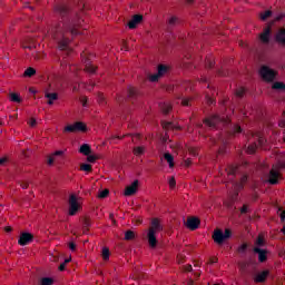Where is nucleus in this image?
I'll use <instances>...</instances> for the list:
<instances>
[{
  "label": "nucleus",
  "mask_w": 285,
  "mask_h": 285,
  "mask_svg": "<svg viewBox=\"0 0 285 285\" xmlns=\"http://www.w3.org/2000/svg\"><path fill=\"white\" fill-rule=\"evenodd\" d=\"M87 161H89V164H95V161H97V156L89 154L87 156Z\"/></svg>",
  "instance_id": "47"
},
{
  "label": "nucleus",
  "mask_w": 285,
  "mask_h": 285,
  "mask_svg": "<svg viewBox=\"0 0 285 285\" xmlns=\"http://www.w3.org/2000/svg\"><path fill=\"white\" fill-rule=\"evenodd\" d=\"M19 184H20L21 188H23V189L28 188V186H29L28 181H26V180H20Z\"/></svg>",
  "instance_id": "52"
},
{
  "label": "nucleus",
  "mask_w": 285,
  "mask_h": 285,
  "mask_svg": "<svg viewBox=\"0 0 285 285\" xmlns=\"http://www.w3.org/2000/svg\"><path fill=\"white\" fill-rule=\"evenodd\" d=\"M225 240L226 239H230V237H233V232L228 228L225 229V233H223Z\"/></svg>",
  "instance_id": "46"
},
{
  "label": "nucleus",
  "mask_w": 285,
  "mask_h": 285,
  "mask_svg": "<svg viewBox=\"0 0 285 285\" xmlns=\"http://www.w3.org/2000/svg\"><path fill=\"white\" fill-rule=\"evenodd\" d=\"M273 90H285V83L276 81L272 86Z\"/></svg>",
  "instance_id": "34"
},
{
  "label": "nucleus",
  "mask_w": 285,
  "mask_h": 285,
  "mask_svg": "<svg viewBox=\"0 0 285 285\" xmlns=\"http://www.w3.org/2000/svg\"><path fill=\"white\" fill-rule=\"evenodd\" d=\"M246 250H248V244H246V243L242 244V245L238 247V249H237V252L240 253V254L246 253Z\"/></svg>",
  "instance_id": "43"
},
{
  "label": "nucleus",
  "mask_w": 285,
  "mask_h": 285,
  "mask_svg": "<svg viewBox=\"0 0 285 285\" xmlns=\"http://www.w3.org/2000/svg\"><path fill=\"white\" fill-rule=\"evenodd\" d=\"M8 161V157H0V166H6V163Z\"/></svg>",
  "instance_id": "55"
},
{
  "label": "nucleus",
  "mask_w": 285,
  "mask_h": 285,
  "mask_svg": "<svg viewBox=\"0 0 285 285\" xmlns=\"http://www.w3.org/2000/svg\"><path fill=\"white\" fill-rule=\"evenodd\" d=\"M108 195H110V190L104 189V190H101V191L99 193L98 197H99L100 199H106V197H108Z\"/></svg>",
  "instance_id": "41"
},
{
  "label": "nucleus",
  "mask_w": 285,
  "mask_h": 285,
  "mask_svg": "<svg viewBox=\"0 0 285 285\" xmlns=\"http://www.w3.org/2000/svg\"><path fill=\"white\" fill-rule=\"evenodd\" d=\"M39 284L40 285H52V284H55V278H52V277H42V278H40Z\"/></svg>",
  "instance_id": "28"
},
{
  "label": "nucleus",
  "mask_w": 285,
  "mask_h": 285,
  "mask_svg": "<svg viewBox=\"0 0 285 285\" xmlns=\"http://www.w3.org/2000/svg\"><path fill=\"white\" fill-rule=\"evenodd\" d=\"M262 43H271V27H267L259 35Z\"/></svg>",
  "instance_id": "19"
},
{
  "label": "nucleus",
  "mask_w": 285,
  "mask_h": 285,
  "mask_svg": "<svg viewBox=\"0 0 285 285\" xmlns=\"http://www.w3.org/2000/svg\"><path fill=\"white\" fill-rule=\"evenodd\" d=\"M282 173H285V155L284 159L278 160V163L272 167L267 179H279L282 178Z\"/></svg>",
  "instance_id": "3"
},
{
  "label": "nucleus",
  "mask_w": 285,
  "mask_h": 285,
  "mask_svg": "<svg viewBox=\"0 0 285 285\" xmlns=\"http://www.w3.org/2000/svg\"><path fill=\"white\" fill-rule=\"evenodd\" d=\"M137 139H141V136L139 134L132 136V142L135 144Z\"/></svg>",
  "instance_id": "63"
},
{
  "label": "nucleus",
  "mask_w": 285,
  "mask_h": 285,
  "mask_svg": "<svg viewBox=\"0 0 285 285\" xmlns=\"http://www.w3.org/2000/svg\"><path fill=\"white\" fill-rule=\"evenodd\" d=\"M250 135H252L253 139H256V141L252 142L247 147V154L255 155V153L257 151V148H259V146H264V144H266V139L263 138L262 134L252 132Z\"/></svg>",
  "instance_id": "4"
},
{
  "label": "nucleus",
  "mask_w": 285,
  "mask_h": 285,
  "mask_svg": "<svg viewBox=\"0 0 285 285\" xmlns=\"http://www.w3.org/2000/svg\"><path fill=\"white\" fill-rule=\"evenodd\" d=\"M79 153L81 155H85V157H88V155H90V153H92V148L90 147V145L83 144L80 146Z\"/></svg>",
  "instance_id": "23"
},
{
  "label": "nucleus",
  "mask_w": 285,
  "mask_h": 285,
  "mask_svg": "<svg viewBox=\"0 0 285 285\" xmlns=\"http://www.w3.org/2000/svg\"><path fill=\"white\" fill-rule=\"evenodd\" d=\"M35 239V236L28 232H23L20 234V237L18 239L19 246H28V244L32 243Z\"/></svg>",
  "instance_id": "10"
},
{
  "label": "nucleus",
  "mask_w": 285,
  "mask_h": 285,
  "mask_svg": "<svg viewBox=\"0 0 285 285\" xmlns=\"http://www.w3.org/2000/svg\"><path fill=\"white\" fill-rule=\"evenodd\" d=\"M45 97H46V99H48V101H47L48 106H53L55 101H57V99H59V94L46 91Z\"/></svg>",
  "instance_id": "21"
},
{
  "label": "nucleus",
  "mask_w": 285,
  "mask_h": 285,
  "mask_svg": "<svg viewBox=\"0 0 285 285\" xmlns=\"http://www.w3.org/2000/svg\"><path fill=\"white\" fill-rule=\"evenodd\" d=\"M160 110L165 114L168 115L170 110H173V106L168 102L160 104Z\"/></svg>",
  "instance_id": "27"
},
{
  "label": "nucleus",
  "mask_w": 285,
  "mask_h": 285,
  "mask_svg": "<svg viewBox=\"0 0 285 285\" xmlns=\"http://www.w3.org/2000/svg\"><path fill=\"white\" fill-rule=\"evenodd\" d=\"M164 159L167 160V164L169 165V168H173V166H175V158L173 157V155L170 153H166L164 155Z\"/></svg>",
  "instance_id": "26"
},
{
  "label": "nucleus",
  "mask_w": 285,
  "mask_h": 285,
  "mask_svg": "<svg viewBox=\"0 0 285 285\" xmlns=\"http://www.w3.org/2000/svg\"><path fill=\"white\" fill-rule=\"evenodd\" d=\"M37 75V70L32 67H29L24 71V77H35Z\"/></svg>",
  "instance_id": "37"
},
{
  "label": "nucleus",
  "mask_w": 285,
  "mask_h": 285,
  "mask_svg": "<svg viewBox=\"0 0 285 285\" xmlns=\"http://www.w3.org/2000/svg\"><path fill=\"white\" fill-rule=\"evenodd\" d=\"M137 190H139V180H134L129 186L125 188V197H132V195H137Z\"/></svg>",
  "instance_id": "9"
},
{
  "label": "nucleus",
  "mask_w": 285,
  "mask_h": 285,
  "mask_svg": "<svg viewBox=\"0 0 285 285\" xmlns=\"http://www.w3.org/2000/svg\"><path fill=\"white\" fill-rule=\"evenodd\" d=\"M272 16H273V11L267 10L264 13H261V19H262V21H266V19H268Z\"/></svg>",
  "instance_id": "40"
},
{
  "label": "nucleus",
  "mask_w": 285,
  "mask_h": 285,
  "mask_svg": "<svg viewBox=\"0 0 285 285\" xmlns=\"http://www.w3.org/2000/svg\"><path fill=\"white\" fill-rule=\"evenodd\" d=\"M268 275H271V271L264 269L263 272H259L258 274H256V276L254 277V282L256 284H264V282L268 279Z\"/></svg>",
  "instance_id": "13"
},
{
  "label": "nucleus",
  "mask_w": 285,
  "mask_h": 285,
  "mask_svg": "<svg viewBox=\"0 0 285 285\" xmlns=\"http://www.w3.org/2000/svg\"><path fill=\"white\" fill-rule=\"evenodd\" d=\"M226 144L227 141L222 139V145L219 146L217 150V155H224L226 153Z\"/></svg>",
  "instance_id": "35"
},
{
  "label": "nucleus",
  "mask_w": 285,
  "mask_h": 285,
  "mask_svg": "<svg viewBox=\"0 0 285 285\" xmlns=\"http://www.w3.org/2000/svg\"><path fill=\"white\" fill-rule=\"evenodd\" d=\"M243 168H247V170H250V168H257V165H248V163H244Z\"/></svg>",
  "instance_id": "51"
},
{
  "label": "nucleus",
  "mask_w": 285,
  "mask_h": 285,
  "mask_svg": "<svg viewBox=\"0 0 285 285\" xmlns=\"http://www.w3.org/2000/svg\"><path fill=\"white\" fill-rule=\"evenodd\" d=\"M240 132H244V130L242 129V127L239 125H234L232 127L230 135H233V136L240 135Z\"/></svg>",
  "instance_id": "29"
},
{
  "label": "nucleus",
  "mask_w": 285,
  "mask_h": 285,
  "mask_svg": "<svg viewBox=\"0 0 285 285\" xmlns=\"http://www.w3.org/2000/svg\"><path fill=\"white\" fill-rule=\"evenodd\" d=\"M199 224H202V220L195 216H191L187 218L186 227L189 230H197V228H199Z\"/></svg>",
  "instance_id": "12"
},
{
  "label": "nucleus",
  "mask_w": 285,
  "mask_h": 285,
  "mask_svg": "<svg viewBox=\"0 0 285 285\" xmlns=\"http://www.w3.org/2000/svg\"><path fill=\"white\" fill-rule=\"evenodd\" d=\"M227 175H237L242 170V167L230 165L228 168L225 169Z\"/></svg>",
  "instance_id": "25"
},
{
  "label": "nucleus",
  "mask_w": 285,
  "mask_h": 285,
  "mask_svg": "<svg viewBox=\"0 0 285 285\" xmlns=\"http://www.w3.org/2000/svg\"><path fill=\"white\" fill-rule=\"evenodd\" d=\"M206 68H213L215 66V61L212 58H206L205 60Z\"/></svg>",
  "instance_id": "42"
},
{
  "label": "nucleus",
  "mask_w": 285,
  "mask_h": 285,
  "mask_svg": "<svg viewBox=\"0 0 285 285\" xmlns=\"http://www.w3.org/2000/svg\"><path fill=\"white\" fill-rule=\"evenodd\" d=\"M61 155H63V150H57L52 154V157H61Z\"/></svg>",
  "instance_id": "57"
},
{
  "label": "nucleus",
  "mask_w": 285,
  "mask_h": 285,
  "mask_svg": "<svg viewBox=\"0 0 285 285\" xmlns=\"http://www.w3.org/2000/svg\"><path fill=\"white\" fill-rule=\"evenodd\" d=\"M69 248L70 250H77V244H75L73 242L69 243Z\"/></svg>",
  "instance_id": "60"
},
{
  "label": "nucleus",
  "mask_w": 285,
  "mask_h": 285,
  "mask_svg": "<svg viewBox=\"0 0 285 285\" xmlns=\"http://www.w3.org/2000/svg\"><path fill=\"white\" fill-rule=\"evenodd\" d=\"M213 239L216 244H219V245L224 244V242H226L224 232L222 229L214 230Z\"/></svg>",
  "instance_id": "16"
},
{
  "label": "nucleus",
  "mask_w": 285,
  "mask_h": 285,
  "mask_svg": "<svg viewBox=\"0 0 285 285\" xmlns=\"http://www.w3.org/2000/svg\"><path fill=\"white\" fill-rule=\"evenodd\" d=\"M184 164H185L186 168H188L193 164V160H190V158H188V159L185 160Z\"/></svg>",
  "instance_id": "61"
},
{
  "label": "nucleus",
  "mask_w": 285,
  "mask_h": 285,
  "mask_svg": "<svg viewBox=\"0 0 285 285\" xmlns=\"http://www.w3.org/2000/svg\"><path fill=\"white\" fill-rule=\"evenodd\" d=\"M73 3H77L79 8H83V1L81 0H73Z\"/></svg>",
  "instance_id": "62"
},
{
  "label": "nucleus",
  "mask_w": 285,
  "mask_h": 285,
  "mask_svg": "<svg viewBox=\"0 0 285 285\" xmlns=\"http://www.w3.org/2000/svg\"><path fill=\"white\" fill-rule=\"evenodd\" d=\"M283 119L279 121L281 128H285V111L283 112Z\"/></svg>",
  "instance_id": "59"
},
{
  "label": "nucleus",
  "mask_w": 285,
  "mask_h": 285,
  "mask_svg": "<svg viewBox=\"0 0 285 285\" xmlns=\"http://www.w3.org/2000/svg\"><path fill=\"white\" fill-rule=\"evenodd\" d=\"M53 10L60 21L51 24L48 35L58 43V50H70V37L81 35L79 28L83 26V19L72 12L66 1L56 3Z\"/></svg>",
  "instance_id": "1"
},
{
  "label": "nucleus",
  "mask_w": 285,
  "mask_h": 285,
  "mask_svg": "<svg viewBox=\"0 0 285 285\" xmlns=\"http://www.w3.org/2000/svg\"><path fill=\"white\" fill-rule=\"evenodd\" d=\"M132 239H135V232L129 229L125 233V240L132 242Z\"/></svg>",
  "instance_id": "32"
},
{
  "label": "nucleus",
  "mask_w": 285,
  "mask_h": 285,
  "mask_svg": "<svg viewBox=\"0 0 285 285\" xmlns=\"http://www.w3.org/2000/svg\"><path fill=\"white\" fill-rule=\"evenodd\" d=\"M275 41L277 43H281V46H285V29L282 28L277 31L276 36H275Z\"/></svg>",
  "instance_id": "22"
},
{
  "label": "nucleus",
  "mask_w": 285,
  "mask_h": 285,
  "mask_svg": "<svg viewBox=\"0 0 285 285\" xmlns=\"http://www.w3.org/2000/svg\"><path fill=\"white\" fill-rule=\"evenodd\" d=\"M169 187L173 189L175 186H177V180L176 179H169L168 180Z\"/></svg>",
  "instance_id": "50"
},
{
  "label": "nucleus",
  "mask_w": 285,
  "mask_h": 285,
  "mask_svg": "<svg viewBox=\"0 0 285 285\" xmlns=\"http://www.w3.org/2000/svg\"><path fill=\"white\" fill-rule=\"evenodd\" d=\"M259 75L264 81L268 83L275 81V77H277V71L271 69L268 66L261 67Z\"/></svg>",
  "instance_id": "5"
},
{
  "label": "nucleus",
  "mask_w": 285,
  "mask_h": 285,
  "mask_svg": "<svg viewBox=\"0 0 285 285\" xmlns=\"http://www.w3.org/2000/svg\"><path fill=\"white\" fill-rule=\"evenodd\" d=\"M265 184H267V186H277V184H279V179H267L265 180Z\"/></svg>",
  "instance_id": "45"
},
{
  "label": "nucleus",
  "mask_w": 285,
  "mask_h": 285,
  "mask_svg": "<svg viewBox=\"0 0 285 285\" xmlns=\"http://www.w3.org/2000/svg\"><path fill=\"white\" fill-rule=\"evenodd\" d=\"M86 130H88L86 124L77 121L73 125L66 126L63 132H86Z\"/></svg>",
  "instance_id": "7"
},
{
  "label": "nucleus",
  "mask_w": 285,
  "mask_h": 285,
  "mask_svg": "<svg viewBox=\"0 0 285 285\" xmlns=\"http://www.w3.org/2000/svg\"><path fill=\"white\" fill-rule=\"evenodd\" d=\"M164 128H173V122H165L163 124Z\"/></svg>",
  "instance_id": "64"
},
{
  "label": "nucleus",
  "mask_w": 285,
  "mask_h": 285,
  "mask_svg": "<svg viewBox=\"0 0 285 285\" xmlns=\"http://www.w3.org/2000/svg\"><path fill=\"white\" fill-rule=\"evenodd\" d=\"M83 65L86 72H89L90 75H95L97 72V67L92 65V61H90V58H83Z\"/></svg>",
  "instance_id": "17"
},
{
  "label": "nucleus",
  "mask_w": 285,
  "mask_h": 285,
  "mask_svg": "<svg viewBox=\"0 0 285 285\" xmlns=\"http://www.w3.org/2000/svg\"><path fill=\"white\" fill-rule=\"evenodd\" d=\"M144 153H146V148L142 146L134 148V155H136V157L144 155Z\"/></svg>",
  "instance_id": "31"
},
{
  "label": "nucleus",
  "mask_w": 285,
  "mask_h": 285,
  "mask_svg": "<svg viewBox=\"0 0 285 285\" xmlns=\"http://www.w3.org/2000/svg\"><path fill=\"white\" fill-rule=\"evenodd\" d=\"M246 89L239 88L236 90V97H244Z\"/></svg>",
  "instance_id": "48"
},
{
  "label": "nucleus",
  "mask_w": 285,
  "mask_h": 285,
  "mask_svg": "<svg viewBox=\"0 0 285 285\" xmlns=\"http://www.w3.org/2000/svg\"><path fill=\"white\" fill-rule=\"evenodd\" d=\"M284 17H285V13L282 12L278 16H276L275 21H282V19H284Z\"/></svg>",
  "instance_id": "56"
},
{
  "label": "nucleus",
  "mask_w": 285,
  "mask_h": 285,
  "mask_svg": "<svg viewBox=\"0 0 285 285\" xmlns=\"http://www.w3.org/2000/svg\"><path fill=\"white\" fill-rule=\"evenodd\" d=\"M80 102L82 104L83 108H86V106H88V97L82 96V97L80 98Z\"/></svg>",
  "instance_id": "49"
},
{
  "label": "nucleus",
  "mask_w": 285,
  "mask_h": 285,
  "mask_svg": "<svg viewBox=\"0 0 285 285\" xmlns=\"http://www.w3.org/2000/svg\"><path fill=\"white\" fill-rule=\"evenodd\" d=\"M253 253H256V255H258V262H261V264H264V262L268 259V252L266 249L254 247Z\"/></svg>",
  "instance_id": "14"
},
{
  "label": "nucleus",
  "mask_w": 285,
  "mask_h": 285,
  "mask_svg": "<svg viewBox=\"0 0 285 285\" xmlns=\"http://www.w3.org/2000/svg\"><path fill=\"white\" fill-rule=\"evenodd\" d=\"M29 126H31V128H35V126H37V119L31 118L30 122H29Z\"/></svg>",
  "instance_id": "58"
},
{
  "label": "nucleus",
  "mask_w": 285,
  "mask_h": 285,
  "mask_svg": "<svg viewBox=\"0 0 285 285\" xmlns=\"http://www.w3.org/2000/svg\"><path fill=\"white\" fill-rule=\"evenodd\" d=\"M264 237L258 236L255 240V248H262V246H265Z\"/></svg>",
  "instance_id": "36"
},
{
  "label": "nucleus",
  "mask_w": 285,
  "mask_h": 285,
  "mask_svg": "<svg viewBox=\"0 0 285 285\" xmlns=\"http://www.w3.org/2000/svg\"><path fill=\"white\" fill-rule=\"evenodd\" d=\"M181 105H183V106H190V99L184 98V99L181 100Z\"/></svg>",
  "instance_id": "53"
},
{
  "label": "nucleus",
  "mask_w": 285,
  "mask_h": 285,
  "mask_svg": "<svg viewBox=\"0 0 285 285\" xmlns=\"http://www.w3.org/2000/svg\"><path fill=\"white\" fill-rule=\"evenodd\" d=\"M102 259L108 262L110 259V249L108 247L102 248Z\"/></svg>",
  "instance_id": "38"
},
{
  "label": "nucleus",
  "mask_w": 285,
  "mask_h": 285,
  "mask_svg": "<svg viewBox=\"0 0 285 285\" xmlns=\"http://www.w3.org/2000/svg\"><path fill=\"white\" fill-rule=\"evenodd\" d=\"M139 91L135 87H129L127 91L128 99H137Z\"/></svg>",
  "instance_id": "24"
},
{
  "label": "nucleus",
  "mask_w": 285,
  "mask_h": 285,
  "mask_svg": "<svg viewBox=\"0 0 285 285\" xmlns=\"http://www.w3.org/2000/svg\"><path fill=\"white\" fill-rule=\"evenodd\" d=\"M203 124H206L208 128H219V124L228 125V120L219 117L218 115L210 116L209 118H205Z\"/></svg>",
  "instance_id": "6"
},
{
  "label": "nucleus",
  "mask_w": 285,
  "mask_h": 285,
  "mask_svg": "<svg viewBox=\"0 0 285 285\" xmlns=\"http://www.w3.org/2000/svg\"><path fill=\"white\" fill-rule=\"evenodd\" d=\"M82 226L86 230H88V228H90L91 226V222H90V218L86 217L82 222Z\"/></svg>",
  "instance_id": "44"
},
{
  "label": "nucleus",
  "mask_w": 285,
  "mask_h": 285,
  "mask_svg": "<svg viewBox=\"0 0 285 285\" xmlns=\"http://www.w3.org/2000/svg\"><path fill=\"white\" fill-rule=\"evenodd\" d=\"M10 101H13L14 104H21V97L19 96V94L11 92Z\"/></svg>",
  "instance_id": "33"
},
{
  "label": "nucleus",
  "mask_w": 285,
  "mask_h": 285,
  "mask_svg": "<svg viewBox=\"0 0 285 285\" xmlns=\"http://www.w3.org/2000/svg\"><path fill=\"white\" fill-rule=\"evenodd\" d=\"M166 72H168V66L159 65L157 73L151 75L149 77V80L153 81V82L159 81V78L164 77V75H166Z\"/></svg>",
  "instance_id": "11"
},
{
  "label": "nucleus",
  "mask_w": 285,
  "mask_h": 285,
  "mask_svg": "<svg viewBox=\"0 0 285 285\" xmlns=\"http://www.w3.org/2000/svg\"><path fill=\"white\" fill-rule=\"evenodd\" d=\"M149 230L153 233H160V230H164V227L161 226V223H159V218H154L151 220V225L149 227Z\"/></svg>",
  "instance_id": "20"
},
{
  "label": "nucleus",
  "mask_w": 285,
  "mask_h": 285,
  "mask_svg": "<svg viewBox=\"0 0 285 285\" xmlns=\"http://www.w3.org/2000/svg\"><path fill=\"white\" fill-rule=\"evenodd\" d=\"M240 213H242V215H246V213H248V206L244 205V206L240 208Z\"/></svg>",
  "instance_id": "54"
},
{
  "label": "nucleus",
  "mask_w": 285,
  "mask_h": 285,
  "mask_svg": "<svg viewBox=\"0 0 285 285\" xmlns=\"http://www.w3.org/2000/svg\"><path fill=\"white\" fill-rule=\"evenodd\" d=\"M141 21H144V16L141 14H135L131 20L128 22V28L130 30H135V28H137V26H139V23H141Z\"/></svg>",
  "instance_id": "15"
},
{
  "label": "nucleus",
  "mask_w": 285,
  "mask_h": 285,
  "mask_svg": "<svg viewBox=\"0 0 285 285\" xmlns=\"http://www.w3.org/2000/svg\"><path fill=\"white\" fill-rule=\"evenodd\" d=\"M147 239L150 248L157 247V233L153 230H148L147 233Z\"/></svg>",
  "instance_id": "18"
},
{
  "label": "nucleus",
  "mask_w": 285,
  "mask_h": 285,
  "mask_svg": "<svg viewBox=\"0 0 285 285\" xmlns=\"http://www.w3.org/2000/svg\"><path fill=\"white\" fill-rule=\"evenodd\" d=\"M79 212V203L77 202V195L71 194L69 196V215L75 216Z\"/></svg>",
  "instance_id": "8"
},
{
  "label": "nucleus",
  "mask_w": 285,
  "mask_h": 285,
  "mask_svg": "<svg viewBox=\"0 0 285 285\" xmlns=\"http://www.w3.org/2000/svg\"><path fill=\"white\" fill-rule=\"evenodd\" d=\"M80 170H82L83 173H90L92 170V165H90V164H82L80 166Z\"/></svg>",
  "instance_id": "39"
},
{
  "label": "nucleus",
  "mask_w": 285,
  "mask_h": 285,
  "mask_svg": "<svg viewBox=\"0 0 285 285\" xmlns=\"http://www.w3.org/2000/svg\"><path fill=\"white\" fill-rule=\"evenodd\" d=\"M245 184H246V180H230V186L234 190V194L232 195V200L225 203V206H227L229 210H233V205L235 204V200L239 195V190H244Z\"/></svg>",
  "instance_id": "2"
},
{
  "label": "nucleus",
  "mask_w": 285,
  "mask_h": 285,
  "mask_svg": "<svg viewBox=\"0 0 285 285\" xmlns=\"http://www.w3.org/2000/svg\"><path fill=\"white\" fill-rule=\"evenodd\" d=\"M176 23H179V19L175 16L170 17L169 20L167 21L168 28H175Z\"/></svg>",
  "instance_id": "30"
}]
</instances>
